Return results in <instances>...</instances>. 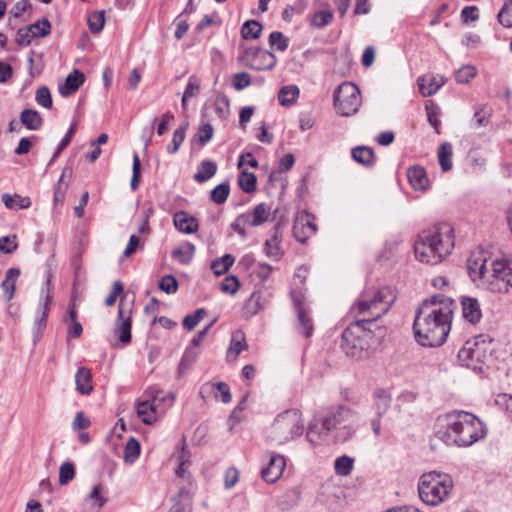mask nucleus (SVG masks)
<instances>
[{"mask_svg":"<svg viewBox=\"0 0 512 512\" xmlns=\"http://www.w3.org/2000/svg\"><path fill=\"white\" fill-rule=\"evenodd\" d=\"M35 100L38 105L50 109L53 105L50 89L43 85L37 88L35 92Z\"/></svg>","mask_w":512,"mask_h":512,"instance_id":"48","label":"nucleus"},{"mask_svg":"<svg viewBox=\"0 0 512 512\" xmlns=\"http://www.w3.org/2000/svg\"><path fill=\"white\" fill-rule=\"evenodd\" d=\"M195 250L196 248L194 244L185 242L183 245L172 251V257L181 264H188L194 257Z\"/></svg>","mask_w":512,"mask_h":512,"instance_id":"31","label":"nucleus"},{"mask_svg":"<svg viewBox=\"0 0 512 512\" xmlns=\"http://www.w3.org/2000/svg\"><path fill=\"white\" fill-rule=\"evenodd\" d=\"M105 23L104 11H97L88 17L89 29L92 33H99L102 31Z\"/></svg>","mask_w":512,"mask_h":512,"instance_id":"53","label":"nucleus"},{"mask_svg":"<svg viewBox=\"0 0 512 512\" xmlns=\"http://www.w3.org/2000/svg\"><path fill=\"white\" fill-rule=\"evenodd\" d=\"M16 236L0 237V251L5 254H11L17 249Z\"/></svg>","mask_w":512,"mask_h":512,"instance_id":"60","label":"nucleus"},{"mask_svg":"<svg viewBox=\"0 0 512 512\" xmlns=\"http://www.w3.org/2000/svg\"><path fill=\"white\" fill-rule=\"evenodd\" d=\"M172 503L168 512H192L193 496L186 488H181L178 494L172 497Z\"/></svg>","mask_w":512,"mask_h":512,"instance_id":"22","label":"nucleus"},{"mask_svg":"<svg viewBox=\"0 0 512 512\" xmlns=\"http://www.w3.org/2000/svg\"><path fill=\"white\" fill-rule=\"evenodd\" d=\"M333 13L329 10H321L311 16L310 24L316 28H323L331 23Z\"/></svg>","mask_w":512,"mask_h":512,"instance_id":"47","label":"nucleus"},{"mask_svg":"<svg viewBox=\"0 0 512 512\" xmlns=\"http://www.w3.org/2000/svg\"><path fill=\"white\" fill-rule=\"evenodd\" d=\"M452 487V480L447 475L431 471L420 477L418 493L424 503L437 506L446 499Z\"/></svg>","mask_w":512,"mask_h":512,"instance_id":"9","label":"nucleus"},{"mask_svg":"<svg viewBox=\"0 0 512 512\" xmlns=\"http://www.w3.org/2000/svg\"><path fill=\"white\" fill-rule=\"evenodd\" d=\"M248 345L246 343L245 333L242 330H236L232 333L230 344L226 353L228 362H234L239 354L247 350Z\"/></svg>","mask_w":512,"mask_h":512,"instance_id":"20","label":"nucleus"},{"mask_svg":"<svg viewBox=\"0 0 512 512\" xmlns=\"http://www.w3.org/2000/svg\"><path fill=\"white\" fill-rule=\"evenodd\" d=\"M262 32V25L257 20H247L241 27L243 39H257Z\"/></svg>","mask_w":512,"mask_h":512,"instance_id":"38","label":"nucleus"},{"mask_svg":"<svg viewBox=\"0 0 512 512\" xmlns=\"http://www.w3.org/2000/svg\"><path fill=\"white\" fill-rule=\"evenodd\" d=\"M200 87V80L195 75H192L189 77L188 83L183 94L186 97H193L200 92Z\"/></svg>","mask_w":512,"mask_h":512,"instance_id":"64","label":"nucleus"},{"mask_svg":"<svg viewBox=\"0 0 512 512\" xmlns=\"http://www.w3.org/2000/svg\"><path fill=\"white\" fill-rule=\"evenodd\" d=\"M269 45L277 51L284 52L289 46V39L280 31H273L268 38Z\"/></svg>","mask_w":512,"mask_h":512,"instance_id":"44","label":"nucleus"},{"mask_svg":"<svg viewBox=\"0 0 512 512\" xmlns=\"http://www.w3.org/2000/svg\"><path fill=\"white\" fill-rule=\"evenodd\" d=\"M141 173V161L139 155L134 153L133 155V165H132V177L130 186L133 191L137 190L139 187V178Z\"/></svg>","mask_w":512,"mask_h":512,"instance_id":"56","label":"nucleus"},{"mask_svg":"<svg viewBox=\"0 0 512 512\" xmlns=\"http://www.w3.org/2000/svg\"><path fill=\"white\" fill-rule=\"evenodd\" d=\"M351 156L354 161L365 167H373L375 165L374 151L368 146H357L353 148Z\"/></svg>","mask_w":512,"mask_h":512,"instance_id":"26","label":"nucleus"},{"mask_svg":"<svg viewBox=\"0 0 512 512\" xmlns=\"http://www.w3.org/2000/svg\"><path fill=\"white\" fill-rule=\"evenodd\" d=\"M376 416L383 417L391 406V396L383 389L374 392Z\"/></svg>","mask_w":512,"mask_h":512,"instance_id":"34","label":"nucleus"},{"mask_svg":"<svg viewBox=\"0 0 512 512\" xmlns=\"http://www.w3.org/2000/svg\"><path fill=\"white\" fill-rule=\"evenodd\" d=\"M263 55L264 58H267L269 62L265 67L268 68H274L277 64V58L271 51L264 50L260 47H246L243 49L240 60L245 63L246 66H248V63L257 61L259 55Z\"/></svg>","mask_w":512,"mask_h":512,"instance_id":"17","label":"nucleus"},{"mask_svg":"<svg viewBox=\"0 0 512 512\" xmlns=\"http://www.w3.org/2000/svg\"><path fill=\"white\" fill-rule=\"evenodd\" d=\"M296 294L297 292L295 290L291 291V296L298 317L297 329L300 334H302L306 338H309L313 334V322L312 319L306 313L305 309L302 307L301 300L298 298Z\"/></svg>","mask_w":512,"mask_h":512,"instance_id":"15","label":"nucleus"},{"mask_svg":"<svg viewBox=\"0 0 512 512\" xmlns=\"http://www.w3.org/2000/svg\"><path fill=\"white\" fill-rule=\"evenodd\" d=\"M286 467V459L278 453H270L268 464L262 468L261 477L267 483H275L283 474Z\"/></svg>","mask_w":512,"mask_h":512,"instance_id":"13","label":"nucleus"},{"mask_svg":"<svg viewBox=\"0 0 512 512\" xmlns=\"http://www.w3.org/2000/svg\"><path fill=\"white\" fill-rule=\"evenodd\" d=\"M454 248V229L446 222L438 223L419 233L414 243L415 257L427 264H438Z\"/></svg>","mask_w":512,"mask_h":512,"instance_id":"5","label":"nucleus"},{"mask_svg":"<svg viewBox=\"0 0 512 512\" xmlns=\"http://www.w3.org/2000/svg\"><path fill=\"white\" fill-rule=\"evenodd\" d=\"M75 477V467L71 462H64L59 469L60 485H67Z\"/></svg>","mask_w":512,"mask_h":512,"instance_id":"52","label":"nucleus"},{"mask_svg":"<svg viewBox=\"0 0 512 512\" xmlns=\"http://www.w3.org/2000/svg\"><path fill=\"white\" fill-rule=\"evenodd\" d=\"M217 164L211 160H203L198 165L193 179L198 183H204L211 179L217 172Z\"/></svg>","mask_w":512,"mask_h":512,"instance_id":"30","label":"nucleus"},{"mask_svg":"<svg viewBox=\"0 0 512 512\" xmlns=\"http://www.w3.org/2000/svg\"><path fill=\"white\" fill-rule=\"evenodd\" d=\"M407 177L415 190H423L428 185L426 171L421 166H412L407 170Z\"/></svg>","mask_w":512,"mask_h":512,"instance_id":"25","label":"nucleus"},{"mask_svg":"<svg viewBox=\"0 0 512 512\" xmlns=\"http://www.w3.org/2000/svg\"><path fill=\"white\" fill-rule=\"evenodd\" d=\"M139 455H140V443L137 439H135L134 437H131L127 441V443L124 447V451H123L124 460H125V462L133 463L139 458Z\"/></svg>","mask_w":512,"mask_h":512,"instance_id":"41","label":"nucleus"},{"mask_svg":"<svg viewBox=\"0 0 512 512\" xmlns=\"http://www.w3.org/2000/svg\"><path fill=\"white\" fill-rule=\"evenodd\" d=\"M251 84L250 75L247 72H238L233 75L232 85L237 90H243Z\"/></svg>","mask_w":512,"mask_h":512,"instance_id":"59","label":"nucleus"},{"mask_svg":"<svg viewBox=\"0 0 512 512\" xmlns=\"http://www.w3.org/2000/svg\"><path fill=\"white\" fill-rule=\"evenodd\" d=\"M310 217L308 212L303 211L294 220L293 234L300 243H306L307 239L317 232V226Z\"/></svg>","mask_w":512,"mask_h":512,"instance_id":"12","label":"nucleus"},{"mask_svg":"<svg viewBox=\"0 0 512 512\" xmlns=\"http://www.w3.org/2000/svg\"><path fill=\"white\" fill-rule=\"evenodd\" d=\"M280 240L278 239L277 231L271 239H267L264 244L265 253L268 257L278 260L282 256L280 248Z\"/></svg>","mask_w":512,"mask_h":512,"instance_id":"43","label":"nucleus"},{"mask_svg":"<svg viewBox=\"0 0 512 512\" xmlns=\"http://www.w3.org/2000/svg\"><path fill=\"white\" fill-rule=\"evenodd\" d=\"M494 350V343L490 336L479 334L464 343L457 358L462 366L482 373L492 363Z\"/></svg>","mask_w":512,"mask_h":512,"instance_id":"7","label":"nucleus"},{"mask_svg":"<svg viewBox=\"0 0 512 512\" xmlns=\"http://www.w3.org/2000/svg\"><path fill=\"white\" fill-rule=\"evenodd\" d=\"M230 194V184L228 181L220 183L216 187L211 190L210 197L211 200L217 204H224L229 197Z\"/></svg>","mask_w":512,"mask_h":512,"instance_id":"40","label":"nucleus"},{"mask_svg":"<svg viewBox=\"0 0 512 512\" xmlns=\"http://www.w3.org/2000/svg\"><path fill=\"white\" fill-rule=\"evenodd\" d=\"M302 413L287 409L279 413L271 425L269 439L277 445L285 444L303 433Z\"/></svg>","mask_w":512,"mask_h":512,"instance_id":"8","label":"nucleus"},{"mask_svg":"<svg viewBox=\"0 0 512 512\" xmlns=\"http://www.w3.org/2000/svg\"><path fill=\"white\" fill-rule=\"evenodd\" d=\"M394 296L389 288H381L372 295L364 294L361 299L352 307L356 317L342 332L340 348L349 357L363 359L368 356L374 334L366 327L367 324L375 322L378 318L388 312Z\"/></svg>","mask_w":512,"mask_h":512,"instance_id":"1","label":"nucleus"},{"mask_svg":"<svg viewBox=\"0 0 512 512\" xmlns=\"http://www.w3.org/2000/svg\"><path fill=\"white\" fill-rule=\"evenodd\" d=\"M76 389L82 395H89L93 391L92 374L86 367L78 368L75 375Z\"/></svg>","mask_w":512,"mask_h":512,"instance_id":"24","label":"nucleus"},{"mask_svg":"<svg viewBox=\"0 0 512 512\" xmlns=\"http://www.w3.org/2000/svg\"><path fill=\"white\" fill-rule=\"evenodd\" d=\"M34 26L35 25H28L19 28L16 34V43L21 46L30 45L33 38L36 37L34 34Z\"/></svg>","mask_w":512,"mask_h":512,"instance_id":"49","label":"nucleus"},{"mask_svg":"<svg viewBox=\"0 0 512 512\" xmlns=\"http://www.w3.org/2000/svg\"><path fill=\"white\" fill-rule=\"evenodd\" d=\"M20 275L18 268H9L6 271L5 279L1 283V288L7 294V300H11L15 291V282Z\"/></svg>","mask_w":512,"mask_h":512,"instance_id":"36","label":"nucleus"},{"mask_svg":"<svg viewBox=\"0 0 512 512\" xmlns=\"http://www.w3.org/2000/svg\"><path fill=\"white\" fill-rule=\"evenodd\" d=\"M468 273L473 282L493 293H508L512 288V262L507 259H469Z\"/></svg>","mask_w":512,"mask_h":512,"instance_id":"6","label":"nucleus"},{"mask_svg":"<svg viewBox=\"0 0 512 512\" xmlns=\"http://www.w3.org/2000/svg\"><path fill=\"white\" fill-rule=\"evenodd\" d=\"M249 225L247 217L243 214H240L236 217V219L231 223V228L238 233L242 238L246 237L245 227Z\"/></svg>","mask_w":512,"mask_h":512,"instance_id":"63","label":"nucleus"},{"mask_svg":"<svg viewBox=\"0 0 512 512\" xmlns=\"http://www.w3.org/2000/svg\"><path fill=\"white\" fill-rule=\"evenodd\" d=\"M447 78L442 75H430L419 77L417 82L419 90L424 97L434 95L441 87L445 85Z\"/></svg>","mask_w":512,"mask_h":512,"instance_id":"18","label":"nucleus"},{"mask_svg":"<svg viewBox=\"0 0 512 512\" xmlns=\"http://www.w3.org/2000/svg\"><path fill=\"white\" fill-rule=\"evenodd\" d=\"M354 460L353 458L342 455L335 460L334 468L335 472L339 476H348L353 470Z\"/></svg>","mask_w":512,"mask_h":512,"instance_id":"42","label":"nucleus"},{"mask_svg":"<svg viewBox=\"0 0 512 512\" xmlns=\"http://www.w3.org/2000/svg\"><path fill=\"white\" fill-rule=\"evenodd\" d=\"M20 122L28 130L37 131L43 125V118L37 110L27 108L21 112Z\"/></svg>","mask_w":512,"mask_h":512,"instance_id":"27","label":"nucleus"},{"mask_svg":"<svg viewBox=\"0 0 512 512\" xmlns=\"http://www.w3.org/2000/svg\"><path fill=\"white\" fill-rule=\"evenodd\" d=\"M454 300L443 294L425 299L416 309L413 331L418 344L423 347L443 345L451 329Z\"/></svg>","mask_w":512,"mask_h":512,"instance_id":"2","label":"nucleus"},{"mask_svg":"<svg viewBox=\"0 0 512 512\" xmlns=\"http://www.w3.org/2000/svg\"><path fill=\"white\" fill-rule=\"evenodd\" d=\"M452 155L453 149L452 145L449 142L442 143L438 148V161L441 166V169L444 172H447L452 169Z\"/></svg>","mask_w":512,"mask_h":512,"instance_id":"35","label":"nucleus"},{"mask_svg":"<svg viewBox=\"0 0 512 512\" xmlns=\"http://www.w3.org/2000/svg\"><path fill=\"white\" fill-rule=\"evenodd\" d=\"M462 316L471 324H477L482 318V310L478 299L474 297H461Z\"/></svg>","mask_w":512,"mask_h":512,"instance_id":"16","label":"nucleus"},{"mask_svg":"<svg viewBox=\"0 0 512 512\" xmlns=\"http://www.w3.org/2000/svg\"><path fill=\"white\" fill-rule=\"evenodd\" d=\"M32 25H37L34 26V34L36 37H45L51 32V24L47 18H42Z\"/></svg>","mask_w":512,"mask_h":512,"instance_id":"61","label":"nucleus"},{"mask_svg":"<svg viewBox=\"0 0 512 512\" xmlns=\"http://www.w3.org/2000/svg\"><path fill=\"white\" fill-rule=\"evenodd\" d=\"M205 315L206 310L204 308H198L193 314H188L184 317L182 325L185 329L191 331L198 325Z\"/></svg>","mask_w":512,"mask_h":512,"instance_id":"50","label":"nucleus"},{"mask_svg":"<svg viewBox=\"0 0 512 512\" xmlns=\"http://www.w3.org/2000/svg\"><path fill=\"white\" fill-rule=\"evenodd\" d=\"M271 207L266 203H259L250 212L244 213L249 226L258 227L264 224L270 216Z\"/></svg>","mask_w":512,"mask_h":512,"instance_id":"23","label":"nucleus"},{"mask_svg":"<svg viewBox=\"0 0 512 512\" xmlns=\"http://www.w3.org/2000/svg\"><path fill=\"white\" fill-rule=\"evenodd\" d=\"M333 104L339 115H354L361 105L359 88L352 82H343L333 93Z\"/></svg>","mask_w":512,"mask_h":512,"instance_id":"10","label":"nucleus"},{"mask_svg":"<svg viewBox=\"0 0 512 512\" xmlns=\"http://www.w3.org/2000/svg\"><path fill=\"white\" fill-rule=\"evenodd\" d=\"M137 414L144 424L151 425L155 423L157 420L155 403L150 400L140 402L137 406Z\"/></svg>","mask_w":512,"mask_h":512,"instance_id":"28","label":"nucleus"},{"mask_svg":"<svg viewBox=\"0 0 512 512\" xmlns=\"http://www.w3.org/2000/svg\"><path fill=\"white\" fill-rule=\"evenodd\" d=\"M498 21L504 27H512V0L505 3L497 15Z\"/></svg>","mask_w":512,"mask_h":512,"instance_id":"55","label":"nucleus"},{"mask_svg":"<svg viewBox=\"0 0 512 512\" xmlns=\"http://www.w3.org/2000/svg\"><path fill=\"white\" fill-rule=\"evenodd\" d=\"M260 297L256 293H252L243 306V314L250 318L256 315L260 309Z\"/></svg>","mask_w":512,"mask_h":512,"instance_id":"51","label":"nucleus"},{"mask_svg":"<svg viewBox=\"0 0 512 512\" xmlns=\"http://www.w3.org/2000/svg\"><path fill=\"white\" fill-rule=\"evenodd\" d=\"M175 227L185 234H192L198 230V221L185 211H178L173 216Z\"/></svg>","mask_w":512,"mask_h":512,"instance_id":"21","label":"nucleus"},{"mask_svg":"<svg viewBox=\"0 0 512 512\" xmlns=\"http://www.w3.org/2000/svg\"><path fill=\"white\" fill-rule=\"evenodd\" d=\"M477 74V70L473 65H463L455 72V80L459 84H467Z\"/></svg>","mask_w":512,"mask_h":512,"instance_id":"46","label":"nucleus"},{"mask_svg":"<svg viewBox=\"0 0 512 512\" xmlns=\"http://www.w3.org/2000/svg\"><path fill=\"white\" fill-rule=\"evenodd\" d=\"M1 200L5 207L10 210L28 209L31 206L30 198L22 197L19 194L11 195L4 193L1 196Z\"/></svg>","mask_w":512,"mask_h":512,"instance_id":"29","label":"nucleus"},{"mask_svg":"<svg viewBox=\"0 0 512 512\" xmlns=\"http://www.w3.org/2000/svg\"><path fill=\"white\" fill-rule=\"evenodd\" d=\"M238 185L245 193H253L257 186L256 175L252 172L241 170L238 177Z\"/></svg>","mask_w":512,"mask_h":512,"instance_id":"37","label":"nucleus"},{"mask_svg":"<svg viewBox=\"0 0 512 512\" xmlns=\"http://www.w3.org/2000/svg\"><path fill=\"white\" fill-rule=\"evenodd\" d=\"M44 277L45 282L41 288V304L38 315L34 321L33 333L35 338L40 337L42 335L43 329L46 327V322L50 311V304L53 298V273L50 268L45 271Z\"/></svg>","mask_w":512,"mask_h":512,"instance_id":"11","label":"nucleus"},{"mask_svg":"<svg viewBox=\"0 0 512 512\" xmlns=\"http://www.w3.org/2000/svg\"><path fill=\"white\" fill-rule=\"evenodd\" d=\"M491 112L487 110L486 106L478 108L473 116V121L476 127H485L489 123Z\"/></svg>","mask_w":512,"mask_h":512,"instance_id":"58","label":"nucleus"},{"mask_svg":"<svg viewBox=\"0 0 512 512\" xmlns=\"http://www.w3.org/2000/svg\"><path fill=\"white\" fill-rule=\"evenodd\" d=\"M299 88L296 85H287L280 88L278 100L282 106L288 107L295 103L299 97Z\"/></svg>","mask_w":512,"mask_h":512,"instance_id":"32","label":"nucleus"},{"mask_svg":"<svg viewBox=\"0 0 512 512\" xmlns=\"http://www.w3.org/2000/svg\"><path fill=\"white\" fill-rule=\"evenodd\" d=\"M189 127V122L184 121L174 131L171 143L167 146V152L169 154H175L179 151L181 144L184 142L186 137V131Z\"/></svg>","mask_w":512,"mask_h":512,"instance_id":"33","label":"nucleus"},{"mask_svg":"<svg viewBox=\"0 0 512 512\" xmlns=\"http://www.w3.org/2000/svg\"><path fill=\"white\" fill-rule=\"evenodd\" d=\"M355 418V411L342 405L322 411L308 424L306 439L313 446L327 444L330 442L331 432L335 430L334 440L346 442L355 432L349 425Z\"/></svg>","mask_w":512,"mask_h":512,"instance_id":"3","label":"nucleus"},{"mask_svg":"<svg viewBox=\"0 0 512 512\" xmlns=\"http://www.w3.org/2000/svg\"><path fill=\"white\" fill-rule=\"evenodd\" d=\"M159 289L167 294H174L178 290V281L173 275H165L159 281Z\"/></svg>","mask_w":512,"mask_h":512,"instance_id":"54","label":"nucleus"},{"mask_svg":"<svg viewBox=\"0 0 512 512\" xmlns=\"http://www.w3.org/2000/svg\"><path fill=\"white\" fill-rule=\"evenodd\" d=\"M85 75L79 70H74L65 79L63 83L58 85V90L61 96L68 97L74 94L79 87L84 83Z\"/></svg>","mask_w":512,"mask_h":512,"instance_id":"19","label":"nucleus"},{"mask_svg":"<svg viewBox=\"0 0 512 512\" xmlns=\"http://www.w3.org/2000/svg\"><path fill=\"white\" fill-rule=\"evenodd\" d=\"M215 112L219 118L225 119L229 114V100L227 97H217L215 101Z\"/></svg>","mask_w":512,"mask_h":512,"instance_id":"62","label":"nucleus"},{"mask_svg":"<svg viewBox=\"0 0 512 512\" xmlns=\"http://www.w3.org/2000/svg\"><path fill=\"white\" fill-rule=\"evenodd\" d=\"M437 437L448 446L469 447L487 435L486 425L474 414L454 410L444 415Z\"/></svg>","mask_w":512,"mask_h":512,"instance_id":"4","label":"nucleus"},{"mask_svg":"<svg viewBox=\"0 0 512 512\" xmlns=\"http://www.w3.org/2000/svg\"><path fill=\"white\" fill-rule=\"evenodd\" d=\"M234 263V257L231 254L215 259L211 263V269L214 274L221 276L225 274Z\"/></svg>","mask_w":512,"mask_h":512,"instance_id":"39","label":"nucleus"},{"mask_svg":"<svg viewBox=\"0 0 512 512\" xmlns=\"http://www.w3.org/2000/svg\"><path fill=\"white\" fill-rule=\"evenodd\" d=\"M214 129L211 124L205 123L201 125L196 134L194 135L193 141L197 142L199 146L206 145L213 137Z\"/></svg>","mask_w":512,"mask_h":512,"instance_id":"45","label":"nucleus"},{"mask_svg":"<svg viewBox=\"0 0 512 512\" xmlns=\"http://www.w3.org/2000/svg\"><path fill=\"white\" fill-rule=\"evenodd\" d=\"M426 109H427V116H428L429 123L435 129V132L437 134H440L441 132H440V120H439V116H440L439 106L433 104L431 106H426Z\"/></svg>","mask_w":512,"mask_h":512,"instance_id":"57","label":"nucleus"},{"mask_svg":"<svg viewBox=\"0 0 512 512\" xmlns=\"http://www.w3.org/2000/svg\"><path fill=\"white\" fill-rule=\"evenodd\" d=\"M131 327H132V319H131V310L125 311L123 306V299H121L119 307H118V315L116 319V327L115 332L118 334V339L123 344H129L132 340L131 336Z\"/></svg>","mask_w":512,"mask_h":512,"instance_id":"14","label":"nucleus"}]
</instances>
